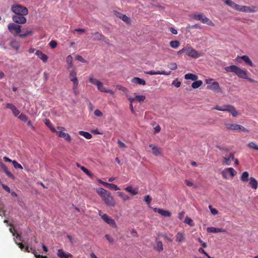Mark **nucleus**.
<instances>
[{"mask_svg": "<svg viewBox=\"0 0 258 258\" xmlns=\"http://www.w3.org/2000/svg\"><path fill=\"white\" fill-rule=\"evenodd\" d=\"M96 192L106 206L111 207H114L115 206L116 202L109 191L102 187H99L96 189Z\"/></svg>", "mask_w": 258, "mask_h": 258, "instance_id": "obj_1", "label": "nucleus"}, {"mask_svg": "<svg viewBox=\"0 0 258 258\" xmlns=\"http://www.w3.org/2000/svg\"><path fill=\"white\" fill-rule=\"evenodd\" d=\"M224 70L226 72H232L235 73L240 78H247L248 71L245 69H241L236 66L231 65L225 67Z\"/></svg>", "mask_w": 258, "mask_h": 258, "instance_id": "obj_2", "label": "nucleus"}, {"mask_svg": "<svg viewBox=\"0 0 258 258\" xmlns=\"http://www.w3.org/2000/svg\"><path fill=\"white\" fill-rule=\"evenodd\" d=\"M69 79L73 82L72 89L75 95H77L79 93L78 89L79 85V81L77 77V71L75 68L69 71Z\"/></svg>", "mask_w": 258, "mask_h": 258, "instance_id": "obj_3", "label": "nucleus"}, {"mask_svg": "<svg viewBox=\"0 0 258 258\" xmlns=\"http://www.w3.org/2000/svg\"><path fill=\"white\" fill-rule=\"evenodd\" d=\"M213 109H216L219 111H227L230 112L233 116L236 117L239 115L238 112L236 110V108L232 105H226L223 106H216L213 108Z\"/></svg>", "mask_w": 258, "mask_h": 258, "instance_id": "obj_4", "label": "nucleus"}, {"mask_svg": "<svg viewBox=\"0 0 258 258\" xmlns=\"http://www.w3.org/2000/svg\"><path fill=\"white\" fill-rule=\"evenodd\" d=\"M11 11L16 15H27L28 14L27 8L20 5H13L11 7Z\"/></svg>", "mask_w": 258, "mask_h": 258, "instance_id": "obj_5", "label": "nucleus"}, {"mask_svg": "<svg viewBox=\"0 0 258 258\" xmlns=\"http://www.w3.org/2000/svg\"><path fill=\"white\" fill-rule=\"evenodd\" d=\"M99 215L101 219L110 226L114 228H117V225L114 220L111 217L109 216L106 214L103 213L101 212H99Z\"/></svg>", "mask_w": 258, "mask_h": 258, "instance_id": "obj_6", "label": "nucleus"}, {"mask_svg": "<svg viewBox=\"0 0 258 258\" xmlns=\"http://www.w3.org/2000/svg\"><path fill=\"white\" fill-rule=\"evenodd\" d=\"M57 128L58 131H56L55 133L56 134L58 137L63 138L68 142H71L72 141V138L71 136L66 133L63 132V131L66 130V128L62 126H57Z\"/></svg>", "mask_w": 258, "mask_h": 258, "instance_id": "obj_7", "label": "nucleus"}, {"mask_svg": "<svg viewBox=\"0 0 258 258\" xmlns=\"http://www.w3.org/2000/svg\"><path fill=\"white\" fill-rule=\"evenodd\" d=\"M21 26L14 23H10L8 26L9 31L14 36L17 35L21 31Z\"/></svg>", "mask_w": 258, "mask_h": 258, "instance_id": "obj_8", "label": "nucleus"}, {"mask_svg": "<svg viewBox=\"0 0 258 258\" xmlns=\"http://www.w3.org/2000/svg\"><path fill=\"white\" fill-rule=\"evenodd\" d=\"M222 177L225 179H228L233 177L237 174V172L232 167L224 169L221 172Z\"/></svg>", "mask_w": 258, "mask_h": 258, "instance_id": "obj_9", "label": "nucleus"}, {"mask_svg": "<svg viewBox=\"0 0 258 258\" xmlns=\"http://www.w3.org/2000/svg\"><path fill=\"white\" fill-rule=\"evenodd\" d=\"M225 126L228 130H240L242 132H248V131L246 130L244 127L236 123H225Z\"/></svg>", "mask_w": 258, "mask_h": 258, "instance_id": "obj_10", "label": "nucleus"}, {"mask_svg": "<svg viewBox=\"0 0 258 258\" xmlns=\"http://www.w3.org/2000/svg\"><path fill=\"white\" fill-rule=\"evenodd\" d=\"M185 53L188 56L194 58H197L201 56L198 51L191 47H186Z\"/></svg>", "mask_w": 258, "mask_h": 258, "instance_id": "obj_11", "label": "nucleus"}, {"mask_svg": "<svg viewBox=\"0 0 258 258\" xmlns=\"http://www.w3.org/2000/svg\"><path fill=\"white\" fill-rule=\"evenodd\" d=\"M25 15H15L13 16L12 19L14 22L18 24H23L26 22V18L24 17Z\"/></svg>", "mask_w": 258, "mask_h": 258, "instance_id": "obj_12", "label": "nucleus"}, {"mask_svg": "<svg viewBox=\"0 0 258 258\" xmlns=\"http://www.w3.org/2000/svg\"><path fill=\"white\" fill-rule=\"evenodd\" d=\"M207 88L217 93L221 92V89L217 82H214L210 85H207Z\"/></svg>", "mask_w": 258, "mask_h": 258, "instance_id": "obj_13", "label": "nucleus"}, {"mask_svg": "<svg viewBox=\"0 0 258 258\" xmlns=\"http://www.w3.org/2000/svg\"><path fill=\"white\" fill-rule=\"evenodd\" d=\"M0 167L5 174L10 178L14 179L15 176L9 170L7 166L2 162H0Z\"/></svg>", "mask_w": 258, "mask_h": 258, "instance_id": "obj_14", "label": "nucleus"}, {"mask_svg": "<svg viewBox=\"0 0 258 258\" xmlns=\"http://www.w3.org/2000/svg\"><path fill=\"white\" fill-rule=\"evenodd\" d=\"M175 241L178 243H182L185 241V234L184 232H179L175 236Z\"/></svg>", "mask_w": 258, "mask_h": 258, "instance_id": "obj_15", "label": "nucleus"}, {"mask_svg": "<svg viewBox=\"0 0 258 258\" xmlns=\"http://www.w3.org/2000/svg\"><path fill=\"white\" fill-rule=\"evenodd\" d=\"M155 212H158L161 215L165 217H169L171 215V213L168 210H165L162 209H157L156 208H153Z\"/></svg>", "mask_w": 258, "mask_h": 258, "instance_id": "obj_16", "label": "nucleus"}, {"mask_svg": "<svg viewBox=\"0 0 258 258\" xmlns=\"http://www.w3.org/2000/svg\"><path fill=\"white\" fill-rule=\"evenodd\" d=\"M258 12V8L252 6L251 7L243 6L242 8V12L245 13H254Z\"/></svg>", "mask_w": 258, "mask_h": 258, "instance_id": "obj_17", "label": "nucleus"}, {"mask_svg": "<svg viewBox=\"0 0 258 258\" xmlns=\"http://www.w3.org/2000/svg\"><path fill=\"white\" fill-rule=\"evenodd\" d=\"M232 159H234V156L233 153H230L228 157H223V165H229L231 164Z\"/></svg>", "mask_w": 258, "mask_h": 258, "instance_id": "obj_18", "label": "nucleus"}, {"mask_svg": "<svg viewBox=\"0 0 258 258\" xmlns=\"http://www.w3.org/2000/svg\"><path fill=\"white\" fill-rule=\"evenodd\" d=\"M57 254L60 258H69L73 256L72 254L69 252H65L62 249L58 250Z\"/></svg>", "mask_w": 258, "mask_h": 258, "instance_id": "obj_19", "label": "nucleus"}, {"mask_svg": "<svg viewBox=\"0 0 258 258\" xmlns=\"http://www.w3.org/2000/svg\"><path fill=\"white\" fill-rule=\"evenodd\" d=\"M149 147L151 148L152 153L155 156H158L161 155V149L160 148H158L153 144H150Z\"/></svg>", "mask_w": 258, "mask_h": 258, "instance_id": "obj_20", "label": "nucleus"}, {"mask_svg": "<svg viewBox=\"0 0 258 258\" xmlns=\"http://www.w3.org/2000/svg\"><path fill=\"white\" fill-rule=\"evenodd\" d=\"M207 231L208 233H214L226 232V230L224 229L216 228V227H208Z\"/></svg>", "mask_w": 258, "mask_h": 258, "instance_id": "obj_21", "label": "nucleus"}, {"mask_svg": "<svg viewBox=\"0 0 258 258\" xmlns=\"http://www.w3.org/2000/svg\"><path fill=\"white\" fill-rule=\"evenodd\" d=\"M238 58H240L242 59L249 66L253 67L254 64L252 63V61L250 59V58L246 55H242V56H238L236 59L238 60Z\"/></svg>", "mask_w": 258, "mask_h": 258, "instance_id": "obj_22", "label": "nucleus"}, {"mask_svg": "<svg viewBox=\"0 0 258 258\" xmlns=\"http://www.w3.org/2000/svg\"><path fill=\"white\" fill-rule=\"evenodd\" d=\"M146 74L150 75H164L168 76L171 74V72H166L165 71H150L145 72Z\"/></svg>", "mask_w": 258, "mask_h": 258, "instance_id": "obj_23", "label": "nucleus"}, {"mask_svg": "<svg viewBox=\"0 0 258 258\" xmlns=\"http://www.w3.org/2000/svg\"><path fill=\"white\" fill-rule=\"evenodd\" d=\"M35 54L44 62H46L48 60V56L40 50H36Z\"/></svg>", "mask_w": 258, "mask_h": 258, "instance_id": "obj_24", "label": "nucleus"}, {"mask_svg": "<svg viewBox=\"0 0 258 258\" xmlns=\"http://www.w3.org/2000/svg\"><path fill=\"white\" fill-rule=\"evenodd\" d=\"M249 184L253 189H256L257 187V180L254 177H251L249 178Z\"/></svg>", "mask_w": 258, "mask_h": 258, "instance_id": "obj_25", "label": "nucleus"}, {"mask_svg": "<svg viewBox=\"0 0 258 258\" xmlns=\"http://www.w3.org/2000/svg\"><path fill=\"white\" fill-rule=\"evenodd\" d=\"M184 79L186 80H191L193 81H195L198 80V77L194 74L188 73L184 75Z\"/></svg>", "mask_w": 258, "mask_h": 258, "instance_id": "obj_26", "label": "nucleus"}, {"mask_svg": "<svg viewBox=\"0 0 258 258\" xmlns=\"http://www.w3.org/2000/svg\"><path fill=\"white\" fill-rule=\"evenodd\" d=\"M132 82L134 83L138 84L141 85H145L146 84L144 80L142 79L139 77H135L132 79Z\"/></svg>", "mask_w": 258, "mask_h": 258, "instance_id": "obj_27", "label": "nucleus"}, {"mask_svg": "<svg viewBox=\"0 0 258 258\" xmlns=\"http://www.w3.org/2000/svg\"><path fill=\"white\" fill-rule=\"evenodd\" d=\"M205 16L203 14H194L191 15V18L197 21H200L202 22V20Z\"/></svg>", "mask_w": 258, "mask_h": 258, "instance_id": "obj_28", "label": "nucleus"}, {"mask_svg": "<svg viewBox=\"0 0 258 258\" xmlns=\"http://www.w3.org/2000/svg\"><path fill=\"white\" fill-rule=\"evenodd\" d=\"M45 125L49 127V128L51 130V131L53 133L56 132V130L55 129V128L53 126L51 122L48 119H45L44 121Z\"/></svg>", "mask_w": 258, "mask_h": 258, "instance_id": "obj_29", "label": "nucleus"}, {"mask_svg": "<svg viewBox=\"0 0 258 258\" xmlns=\"http://www.w3.org/2000/svg\"><path fill=\"white\" fill-rule=\"evenodd\" d=\"M93 35H94V37H93V40H102L103 41H104V36L101 33H99V32H95L94 33H93Z\"/></svg>", "mask_w": 258, "mask_h": 258, "instance_id": "obj_30", "label": "nucleus"}, {"mask_svg": "<svg viewBox=\"0 0 258 258\" xmlns=\"http://www.w3.org/2000/svg\"><path fill=\"white\" fill-rule=\"evenodd\" d=\"M202 23L203 24H206L207 25L210 26H214V23L208 18L205 16L204 19L202 20Z\"/></svg>", "mask_w": 258, "mask_h": 258, "instance_id": "obj_31", "label": "nucleus"}, {"mask_svg": "<svg viewBox=\"0 0 258 258\" xmlns=\"http://www.w3.org/2000/svg\"><path fill=\"white\" fill-rule=\"evenodd\" d=\"M78 133L80 135L83 136L87 139H91L92 138V135L88 132L80 131Z\"/></svg>", "mask_w": 258, "mask_h": 258, "instance_id": "obj_32", "label": "nucleus"}, {"mask_svg": "<svg viewBox=\"0 0 258 258\" xmlns=\"http://www.w3.org/2000/svg\"><path fill=\"white\" fill-rule=\"evenodd\" d=\"M117 16L119 18L121 19L123 21H124V22H125L126 23L128 24L131 22L130 19L127 16H126L125 15H124V14H122L121 13H118V15H117Z\"/></svg>", "mask_w": 258, "mask_h": 258, "instance_id": "obj_33", "label": "nucleus"}, {"mask_svg": "<svg viewBox=\"0 0 258 258\" xmlns=\"http://www.w3.org/2000/svg\"><path fill=\"white\" fill-rule=\"evenodd\" d=\"M203 84V82L201 80H196L194 81L191 84V87L193 89H197L201 87Z\"/></svg>", "mask_w": 258, "mask_h": 258, "instance_id": "obj_34", "label": "nucleus"}, {"mask_svg": "<svg viewBox=\"0 0 258 258\" xmlns=\"http://www.w3.org/2000/svg\"><path fill=\"white\" fill-rule=\"evenodd\" d=\"M249 173L247 171H244L242 173L240 179L243 182H246L248 180Z\"/></svg>", "mask_w": 258, "mask_h": 258, "instance_id": "obj_35", "label": "nucleus"}, {"mask_svg": "<svg viewBox=\"0 0 258 258\" xmlns=\"http://www.w3.org/2000/svg\"><path fill=\"white\" fill-rule=\"evenodd\" d=\"M33 33V31L32 30H27L25 32L20 34L19 36L21 38H25L27 36L31 35Z\"/></svg>", "mask_w": 258, "mask_h": 258, "instance_id": "obj_36", "label": "nucleus"}, {"mask_svg": "<svg viewBox=\"0 0 258 258\" xmlns=\"http://www.w3.org/2000/svg\"><path fill=\"white\" fill-rule=\"evenodd\" d=\"M154 248L158 251H162L163 250L162 242L160 241H157L156 246Z\"/></svg>", "mask_w": 258, "mask_h": 258, "instance_id": "obj_37", "label": "nucleus"}, {"mask_svg": "<svg viewBox=\"0 0 258 258\" xmlns=\"http://www.w3.org/2000/svg\"><path fill=\"white\" fill-rule=\"evenodd\" d=\"M125 190L130 193H131L133 195H136L138 192L137 189H134L131 186H127L125 188Z\"/></svg>", "mask_w": 258, "mask_h": 258, "instance_id": "obj_38", "label": "nucleus"}, {"mask_svg": "<svg viewBox=\"0 0 258 258\" xmlns=\"http://www.w3.org/2000/svg\"><path fill=\"white\" fill-rule=\"evenodd\" d=\"M170 45L173 48H177L180 45V42L177 40L171 41Z\"/></svg>", "mask_w": 258, "mask_h": 258, "instance_id": "obj_39", "label": "nucleus"}, {"mask_svg": "<svg viewBox=\"0 0 258 258\" xmlns=\"http://www.w3.org/2000/svg\"><path fill=\"white\" fill-rule=\"evenodd\" d=\"M77 166H78V167H80L81 168V169L87 175H88L90 177L92 176V175H93L92 174H91V173L84 166L79 165L78 164H77Z\"/></svg>", "mask_w": 258, "mask_h": 258, "instance_id": "obj_40", "label": "nucleus"}, {"mask_svg": "<svg viewBox=\"0 0 258 258\" xmlns=\"http://www.w3.org/2000/svg\"><path fill=\"white\" fill-rule=\"evenodd\" d=\"M89 81L90 83L93 85H96V86H98L99 84L101 82L100 81L95 78H94L93 77H90Z\"/></svg>", "mask_w": 258, "mask_h": 258, "instance_id": "obj_41", "label": "nucleus"}, {"mask_svg": "<svg viewBox=\"0 0 258 258\" xmlns=\"http://www.w3.org/2000/svg\"><path fill=\"white\" fill-rule=\"evenodd\" d=\"M117 195L123 201H126L130 199V197L127 195L122 192H117Z\"/></svg>", "mask_w": 258, "mask_h": 258, "instance_id": "obj_42", "label": "nucleus"}, {"mask_svg": "<svg viewBox=\"0 0 258 258\" xmlns=\"http://www.w3.org/2000/svg\"><path fill=\"white\" fill-rule=\"evenodd\" d=\"M224 2L226 5H228L233 9H234L236 5V3L231 0H224Z\"/></svg>", "mask_w": 258, "mask_h": 258, "instance_id": "obj_43", "label": "nucleus"}, {"mask_svg": "<svg viewBox=\"0 0 258 258\" xmlns=\"http://www.w3.org/2000/svg\"><path fill=\"white\" fill-rule=\"evenodd\" d=\"M247 147L250 149H252L258 151V146L254 142H250L249 144H248Z\"/></svg>", "mask_w": 258, "mask_h": 258, "instance_id": "obj_44", "label": "nucleus"}, {"mask_svg": "<svg viewBox=\"0 0 258 258\" xmlns=\"http://www.w3.org/2000/svg\"><path fill=\"white\" fill-rule=\"evenodd\" d=\"M184 222L190 226H194L195 225L193 220L188 217L185 218Z\"/></svg>", "mask_w": 258, "mask_h": 258, "instance_id": "obj_45", "label": "nucleus"}, {"mask_svg": "<svg viewBox=\"0 0 258 258\" xmlns=\"http://www.w3.org/2000/svg\"><path fill=\"white\" fill-rule=\"evenodd\" d=\"M18 118L24 122L28 121V117L24 114L21 113L18 116Z\"/></svg>", "mask_w": 258, "mask_h": 258, "instance_id": "obj_46", "label": "nucleus"}, {"mask_svg": "<svg viewBox=\"0 0 258 258\" xmlns=\"http://www.w3.org/2000/svg\"><path fill=\"white\" fill-rule=\"evenodd\" d=\"M97 87L100 92H105L106 91V89L103 86V83L101 82L97 86Z\"/></svg>", "mask_w": 258, "mask_h": 258, "instance_id": "obj_47", "label": "nucleus"}, {"mask_svg": "<svg viewBox=\"0 0 258 258\" xmlns=\"http://www.w3.org/2000/svg\"><path fill=\"white\" fill-rule=\"evenodd\" d=\"M146 99V97L144 95H137L136 96V99L139 102L141 103L143 102Z\"/></svg>", "mask_w": 258, "mask_h": 258, "instance_id": "obj_48", "label": "nucleus"}, {"mask_svg": "<svg viewBox=\"0 0 258 258\" xmlns=\"http://www.w3.org/2000/svg\"><path fill=\"white\" fill-rule=\"evenodd\" d=\"M152 200V197L149 195H147L145 197L144 201L149 206L150 205Z\"/></svg>", "mask_w": 258, "mask_h": 258, "instance_id": "obj_49", "label": "nucleus"}, {"mask_svg": "<svg viewBox=\"0 0 258 258\" xmlns=\"http://www.w3.org/2000/svg\"><path fill=\"white\" fill-rule=\"evenodd\" d=\"M12 163H13L15 168L20 169H23V167L22 166V165L20 164H19V163H18L16 161L13 160V161H12Z\"/></svg>", "mask_w": 258, "mask_h": 258, "instance_id": "obj_50", "label": "nucleus"}, {"mask_svg": "<svg viewBox=\"0 0 258 258\" xmlns=\"http://www.w3.org/2000/svg\"><path fill=\"white\" fill-rule=\"evenodd\" d=\"M116 89L122 91L123 92H124L125 94H126L128 92V90L125 87L122 86L120 85H117L116 86Z\"/></svg>", "mask_w": 258, "mask_h": 258, "instance_id": "obj_51", "label": "nucleus"}, {"mask_svg": "<svg viewBox=\"0 0 258 258\" xmlns=\"http://www.w3.org/2000/svg\"><path fill=\"white\" fill-rule=\"evenodd\" d=\"M168 67L171 70H175L177 69V64L175 62L170 63L168 64Z\"/></svg>", "mask_w": 258, "mask_h": 258, "instance_id": "obj_52", "label": "nucleus"}, {"mask_svg": "<svg viewBox=\"0 0 258 258\" xmlns=\"http://www.w3.org/2000/svg\"><path fill=\"white\" fill-rule=\"evenodd\" d=\"M172 85L174 86L176 88H179L181 85V82L180 81H178V79H176L172 82Z\"/></svg>", "mask_w": 258, "mask_h": 258, "instance_id": "obj_53", "label": "nucleus"}, {"mask_svg": "<svg viewBox=\"0 0 258 258\" xmlns=\"http://www.w3.org/2000/svg\"><path fill=\"white\" fill-rule=\"evenodd\" d=\"M209 208L210 209L211 212L213 215H216L218 214V211L215 208H213L211 205L209 206Z\"/></svg>", "mask_w": 258, "mask_h": 258, "instance_id": "obj_54", "label": "nucleus"}, {"mask_svg": "<svg viewBox=\"0 0 258 258\" xmlns=\"http://www.w3.org/2000/svg\"><path fill=\"white\" fill-rule=\"evenodd\" d=\"M6 107L8 109H10L12 110V111H13L14 110V109H15L17 107L14 105H13V104L12 103H7L6 104Z\"/></svg>", "mask_w": 258, "mask_h": 258, "instance_id": "obj_55", "label": "nucleus"}, {"mask_svg": "<svg viewBox=\"0 0 258 258\" xmlns=\"http://www.w3.org/2000/svg\"><path fill=\"white\" fill-rule=\"evenodd\" d=\"M57 44V42L55 40H51L49 43L50 47L52 49L55 48L56 47Z\"/></svg>", "mask_w": 258, "mask_h": 258, "instance_id": "obj_56", "label": "nucleus"}, {"mask_svg": "<svg viewBox=\"0 0 258 258\" xmlns=\"http://www.w3.org/2000/svg\"><path fill=\"white\" fill-rule=\"evenodd\" d=\"M108 188L113 189L114 190H117L119 189V188L118 187V186L116 185L112 184V183H109Z\"/></svg>", "mask_w": 258, "mask_h": 258, "instance_id": "obj_57", "label": "nucleus"}, {"mask_svg": "<svg viewBox=\"0 0 258 258\" xmlns=\"http://www.w3.org/2000/svg\"><path fill=\"white\" fill-rule=\"evenodd\" d=\"M76 60H78L82 62L86 63L87 62L86 60L83 58V57L79 55H77L76 56Z\"/></svg>", "mask_w": 258, "mask_h": 258, "instance_id": "obj_58", "label": "nucleus"}, {"mask_svg": "<svg viewBox=\"0 0 258 258\" xmlns=\"http://www.w3.org/2000/svg\"><path fill=\"white\" fill-rule=\"evenodd\" d=\"M94 115L98 117H101L103 115V113L99 109H96L94 111Z\"/></svg>", "mask_w": 258, "mask_h": 258, "instance_id": "obj_59", "label": "nucleus"}, {"mask_svg": "<svg viewBox=\"0 0 258 258\" xmlns=\"http://www.w3.org/2000/svg\"><path fill=\"white\" fill-rule=\"evenodd\" d=\"M25 251L26 252H32L33 254H34L36 252V250L34 249L32 247H29L27 246L25 247Z\"/></svg>", "mask_w": 258, "mask_h": 258, "instance_id": "obj_60", "label": "nucleus"}, {"mask_svg": "<svg viewBox=\"0 0 258 258\" xmlns=\"http://www.w3.org/2000/svg\"><path fill=\"white\" fill-rule=\"evenodd\" d=\"M26 122H27V125L29 126L32 130H35V127L33 125L31 120H29L28 119V121H27Z\"/></svg>", "mask_w": 258, "mask_h": 258, "instance_id": "obj_61", "label": "nucleus"}, {"mask_svg": "<svg viewBox=\"0 0 258 258\" xmlns=\"http://www.w3.org/2000/svg\"><path fill=\"white\" fill-rule=\"evenodd\" d=\"M161 131V127L159 125H156L154 128V134H157L159 132H160Z\"/></svg>", "mask_w": 258, "mask_h": 258, "instance_id": "obj_62", "label": "nucleus"}, {"mask_svg": "<svg viewBox=\"0 0 258 258\" xmlns=\"http://www.w3.org/2000/svg\"><path fill=\"white\" fill-rule=\"evenodd\" d=\"M2 187L7 192H8L9 193L11 192V189H10V187L8 185H6L5 184H2Z\"/></svg>", "mask_w": 258, "mask_h": 258, "instance_id": "obj_63", "label": "nucleus"}, {"mask_svg": "<svg viewBox=\"0 0 258 258\" xmlns=\"http://www.w3.org/2000/svg\"><path fill=\"white\" fill-rule=\"evenodd\" d=\"M66 61L68 63H71L73 62V57L71 55H69L67 57Z\"/></svg>", "mask_w": 258, "mask_h": 258, "instance_id": "obj_64", "label": "nucleus"}]
</instances>
